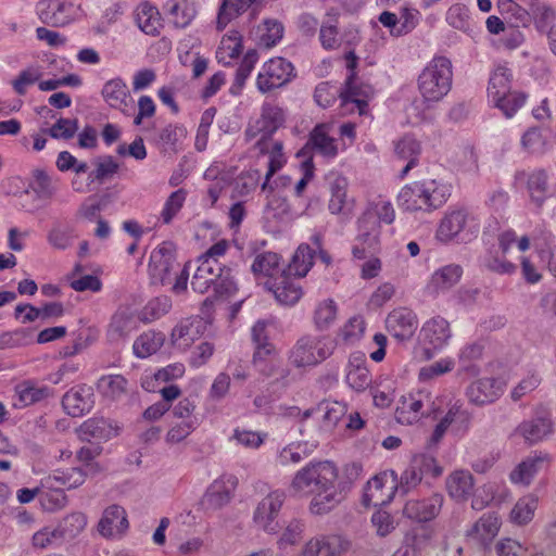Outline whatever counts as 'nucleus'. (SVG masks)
<instances>
[{
	"mask_svg": "<svg viewBox=\"0 0 556 556\" xmlns=\"http://www.w3.org/2000/svg\"><path fill=\"white\" fill-rule=\"evenodd\" d=\"M40 504L46 510H56L65 506L66 496L60 489H54L52 479H46L40 486Z\"/></svg>",
	"mask_w": 556,
	"mask_h": 556,
	"instance_id": "obj_50",
	"label": "nucleus"
},
{
	"mask_svg": "<svg viewBox=\"0 0 556 556\" xmlns=\"http://www.w3.org/2000/svg\"><path fill=\"white\" fill-rule=\"evenodd\" d=\"M553 431V422L547 417H539L521 422L515 433L533 444L548 437Z\"/></svg>",
	"mask_w": 556,
	"mask_h": 556,
	"instance_id": "obj_34",
	"label": "nucleus"
},
{
	"mask_svg": "<svg viewBox=\"0 0 556 556\" xmlns=\"http://www.w3.org/2000/svg\"><path fill=\"white\" fill-rule=\"evenodd\" d=\"M397 490V479L393 471L381 472L371 478L364 491L363 501L366 506L388 504Z\"/></svg>",
	"mask_w": 556,
	"mask_h": 556,
	"instance_id": "obj_11",
	"label": "nucleus"
},
{
	"mask_svg": "<svg viewBox=\"0 0 556 556\" xmlns=\"http://www.w3.org/2000/svg\"><path fill=\"white\" fill-rule=\"evenodd\" d=\"M345 381L356 392H363L370 386V372L364 359L359 357L350 359Z\"/></svg>",
	"mask_w": 556,
	"mask_h": 556,
	"instance_id": "obj_36",
	"label": "nucleus"
},
{
	"mask_svg": "<svg viewBox=\"0 0 556 556\" xmlns=\"http://www.w3.org/2000/svg\"><path fill=\"white\" fill-rule=\"evenodd\" d=\"M395 151L399 157L407 161L403 168V174H406L408 169L416 163V156L419 152V144L415 139L405 137L397 142Z\"/></svg>",
	"mask_w": 556,
	"mask_h": 556,
	"instance_id": "obj_57",
	"label": "nucleus"
},
{
	"mask_svg": "<svg viewBox=\"0 0 556 556\" xmlns=\"http://www.w3.org/2000/svg\"><path fill=\"white\" fill-rule=\"evenodd\" d=\"M346 481L344 468L341 470L333 462L312 463L299 470L292 479L291 491L296 495H308L318 489L337 486Z\"/></svg>",
	"mask_w": 556,
	"mask_h": 556,
	"instance_id": "obj_2",
	"label": "nucleus"
},
{
	"mask_svg": "<svg viewBox=\"0 0 556 556\" xmlns=\"http://www.w3.org/2000/svg\"><path fill=\"white\" fill-rule=\"evenodd\" d=\"M518 180L527 185L531 197L538 201L542 199L546 191V178L542 172L521 173L518 175Z\"/></svg>",
	"mask_w": 556,
	"mask_h": 556,
	"instance_id": "obj_56",
	"label": "nucleus"
},
{
	"mask_svg": "<svg viewBox=\"0 0 556 556\" xmlns=\"http://www.w3.org/2000/svg\"><path fill=\"white\" fill-rule=\"evenodd\" d=\"M395 381L389 377H379L371 386L372 404L379 409L389 408L395 397Z\"/></svg>",
	"mask_w": 556,
	"mask_h": 556,
	"instance_id": "obj_40",
	"label": "nucleus"
},
{
	"mask_svg": "<svg viewBox=\"0 0 556 556\" xmlns=\"http://www.w3.org/2000/svg\"><path fill=\"white\" fill-rule=\"evenodd\" d=\"M149 271L155 283L170 285L172 291L180 294L187 290V266L179 268L175 257V247L162 243L150 257Z\"/></svg>",
	"mask_w": 556,
	"mask_h": 556,
	"instance_id": "obj_1",
	"label": "nucleus"
},
{
	"mask_svg": "<svg viewBox=\"0 0 556 556\" xmlns=\"http://www.w3.org/2000/svg\"><path fill=\"white\" fill-rule=\"evenodd\" d=\"M332 124L321 123L309 132L306 147L315 150L325 157L333 159L339 153L337 140L330 136Z\"/></svg>",
	"mask_w": 556,
	"mask_h": 556,
	"instance_id": "obj_25",
	"label": "nucleus"
},
{
	"mask_svg": "<svg viewBox=\"0 0 556 556\" xmlns=\"http://www.w3.org/2000/svg\"><path fill=\"white\" fill-rule=\"evenodd\" d=\"M333 341L325 336L301 338L291 351V362L296 367H311L327 359L333 352Z\"/></svg>",
	"mask_w": 556,
	"mask_h": 556,
	"instance_id": "obj_6",
	"label": "nucleus"
},
{
	"mask_svg": "<svg viewBox=\"0 0 556 556\" xmlns=\"http://www.w3.org/2000/svg\"><path fill=\"white\" fill-rule=\"evenodd\" d=\"M533 247L540 260L546 264L551 274L556 277V247L554 236L549 231H540L532 237Z\"/></svg>",
	"mask_w": 556,
	"mask_h": 556,
	"instance_id": "obj_35",
	"label": "nucleus"
},
{
	"mask_svg": "<svg viewBox=\"0 0 556 556\" xmlns=\"http://www.w3.org/2000/svg\"><path fill=\"white\" fill-rule=\"evenodd\" d=\"M92 388L89 386H77L71 389L63 396V407L66 413L74 417H79L88 413L93 404Z\"/></svg>",
	"mask_w": 556,
	"mask_h": 556,
	"instance_id": "obj_26",
	"label": "nucleus"
},
{
	"mask_svg": "<svg viewBox=\"0 0 556 556\" xmlns=\"http://www.w3.org/2000/svg\"><path fill=\"white\" fill-rule=\"evenodd\" d=\"M113 434L110 424L102 418H91L80 427V435L86 439H108Z\"/></svg>",
	"mask_w": 556,
	"mask_h": 556,
	"instance_id": "obj_53",
	"label": "nucleus"
},
{
	"mask_svg": "<svg viewBox=\"0 0 556 556\" xmlns=\"http://www.w3.org/2000/svg\"><path fill=\"white\" fill-rule=\"evenodd\" d=\"M364 212L371 216L374 215V218L382 225L392 224L395 217L391 202L383 198H378L368 202Z\"/></svg>",
	"mask_w": 556,
	"mask_h": 556,
	"instance_id": "obj_54",
	"label": "nucleus"
},
{
	"mask_svg": "<svg viewBox=\"0 0 556 556\" xmlns=\"http://www.w3.org/2000/svg\"><path fill=\"white\" fill-rule=\"evenodd\" d=\"M294 77L292 63L285 58L274 56L262 64L256 85L261 92H267L287 85Z\"/></svg>",
	"mask_w": 556,
	"mask_h": 556,
	"instance_id": "obj_8",
	"label": "nucleus"
},
{
	"mask_svg": "<svg viewBox=\"0 0 556 556\" xmlns=\"http://www.w3.org/2000/svg\"><path fill=\"white\" fill-rule=\"evenodd\" d=\"M372 96L368 85H359L356 78L348 77L344 91L341 93L342 106L349 113L357 111L361 115L366 112L367 103Z\"/></svg>",
	"mask_w": 556,
	"mask_h": 556,
	"instance_id": "obj_22",
	"label": "nucleus"
},
{
	"mask_svg": "<svg viewBox=\"0 0 556 556\" xmlns=\"http://www.w3.org/2000/svg\"><path fill=\"white\" fill-rule=\"evenodd\" d=\"M382 226L381 223L374 218V215L371 216L363 212L357 220V239L362 244L376 245L379 241Z\"/></svg>",
	"mask_w": 556,
	"mask_h": 556,
	"instance_id": "obj_42",
	"label": "nucleus"
},
{
	"mask_svg": "<svg viewBox=\"0 0 556 556\" xmlns=\"http://www.w3.org/2000/svg\"><path fill=\"white\" fill-rule=\"evenodd\" d=\"M476 479L467 469H455L445 479L447 495L457 503L467 502L473 494Z\"/></svg>",
	"mask_w": 556,
	"mask_h": 556,
	"instance_id": "obj_19",
	"label": "nucleus"
},
{
	"mask_svg": "<svg viewBox=\"0 0 556 556\" xmlns=\"http://www.w3.org/2000/svg\"><path fill=\"white\" fill-rule=\"evenodd\" d=\"M256 148L262 154L268 156L267 178L281 169L286 164L287 159L283 153V146L280 141L273 140L268 136H261L256 141Z\"/></svg>",
	"mask_w": 556,
	"mask_h": 556,
	"instance_id": "obj_32",
	"label": "nucleus"
},
{
	"mask_svg": "<svg viewBox=\"0 0 556 556\" xmlns=\"http://www.w3.org/2000/svg\"><path fill=\"white\" fill-rule=\"evenodd\" d=\"M185 374V366L181 363L170 364L142 380V387L148 391H154L160 383H166L181 378Z\"/></svg>",
	"mask_w": 556,
	"mask_h": 556,
	"instance_id": "obj_43",
	"label": "nucleus"
},
{
	"mask_svg": "<svg viewBox=\"0 0 556 556\" xmlns=\"http://www.w3.org/2000/svg\"><path fill=\"white\" fill-rule=\"evenodd\" d=\"M266 0H223L216 17V28L223 30L233 20L247 12L253 4H262Z\"/></svg>",
	"mask_w": 556,
	"mask_h": 556,
	"instance_id": "obj_31",
	"label": "nucleus"
},
{
	"mask_svg": "<svg viewBox=\"0 0 556 556\" xmlns=\"http://www.w3.org/2000/svg\"><path fill=\"white\" fill-rule=\"evenodd\" d=\"M511 71L504 64H497L490 75L488 86L489 100L507 116H511L526 101V97H515L514 104L504 102L505 94L511 90Z\"/></svg>",
	"mask_w": 556,
	"mask_h": 556,
	"instance_id": "obj_7",
	"label": "nucleus"
},
{
	"mask_svg": "<svg viewBox=\"0 0 556 556\" xmlns=\"http://www.w3.org/2000/svg\"><path fill=\"white\" fill-rule=\"evenodd\" d=\"M538 506L539 497L533 493H527L513 506L509 520L517 526L528 525L533 519Z\"/></svg>",
	"mask_w": 556,
	"mask_h": 556,
	"instance_id": "obj_37",
	"label": "nucleus"
},
{
	"mask_svg": "<svg viewBox=\"0 0 556 556\" xmlns=\"http://www.w3.org/2000/svg\"><path fill=\"white\" fill-rule=\"evenodd\" d=\"M313 260L312 249L306 244L300 245L289 264L290 274L304 277L313 266Z\"/></svg>",
	"mask_w": 556,
	"mask_h": 556,
	"instance_id": "obj_52",
	"label": "nucleus"
},
{
	"mask_svg": "<svg viewBox=\"0 0 556 556\" xmlns=\"http://www.w3.org/2000/svg\"><path fill=\"white\" fill-rule=\"evenodd\" d=\"M101 450L99 447L85 446L77 453L78 460L85 466L86 473L96 475L104 469V467L97 462Z\"/></svg>",
	"mask_w": 556,
	"mask_h": 556,
	"instance_id": "obj_61",
	"label": "nucleus"
},
{
	"mask_svg": "<svg viewBox=\"0 0 556 556\" xmlns=\"http://www.w3.org/2000/svg\"><path fill=\"white\" fill-rule=\"evenodd\" d=\"M276 300L282 305H293L302 296V288L290 281L287 277H281L280 283L269 286Z\"/></svg>",
	"mask_w": 556,
	"mask_h": 556,
	"instance_id": "obj_49",
	"label": "nucleus"
},
{
	"mask_svg": "<svg viewBox=\"0 0 556 556\" xmlns=\"http://www.w3.org/2000/svg\"><path fill=\"white\" fill-rule=\"evenodd\" d=\"M362 468L352 464L344 467L346 481H340L337 486L318 489L308 494L312 495L309 510L314 515H324L336 508L344 498L352 483L358 479Z\"/></svg>",
	"mask_w": 556,
	"mask_h": 556,
	"instance_id": "obj_5",
	"label": "nucleus"
},
{
	"mask_svg": "<svg viewBox=\"0 0 556 556\" xmlns=\"http://www.w3.org/2000/svg\"><path fill=\"white\" fill-rule=\"evenodd\" d=\"M210 331V323L201 316L185 318L176 324L170 333L172 343L179 349H189Z\"/></svg>",
	"mask_w": 556,
	"mask_h": 556,
	"instance_id": "obj_13",
	"label": "nucleus"
},
{
	"mask_svg": "<svg viewBox=\"0 0 556 556\" xmlns=\"http://www.w3.org/2000/svg\"><path fill=\"white\" fill-rule=\"evenodd\" d=\"M496 485L492 483H485L481 488L473 491L471 495V507L476 510H482L491 505L496 500Z\"/></svg>",
	"mask_w": 556,
	"mask_h": 556,
	"instance_id": "obj_63",
	"label": "nucleus"
},
{
	"mask_svg": "<svg viewBox=\"0 0 556 556\" xmlns=\"http://www.w3.org/2000/svg\"><path fill=\"white\" fill-rule=\"evenodd\" d=\"M386 324L390 334L399 342L413 338L418 328L416 314L407 308L393 309L388 315Z\"/></svg>",
	"mask_w": 556,
	"mask_h": 556,
	"instance_id": "obj_16",
	"label": "nucleus"
},
{
	"mask_svg": "<svg viewBox=\"0 0 556 556\" xmlns=\"http://www.w3.org/2000/svg\"><path fill=\"white\" fill-rule=\"evenodd\" d=\"M97 389L105 399L116 400L125 394L127 381L122 375H106L98 380Z\"/></svg>",
	"mask_w": 556,
	"mask_h": 556,
	"instance_id": "obj_47",
	"label": "nucleus"
},
{
	"mask_svg": "<svg viewBox=\"0 0 556 556\" xmlns=\"http://www.w3.org/2000/svg\"><path fill=\"white\" fill-rule=\"evenodd\" d=\"M36 10L42 23L54 27L66 26L81 16L79 7L60 0H41Z\"/></svg>",
	"mask_w": 556,
	"mask_h": 556,
	"instance_id": "obj_10",
	"label": "nucleus"
},
{
	"mask_svg": "<svg viewBox=\"0 0 556 556\" xmlns=\"http://www.w3.org/2000/svg\"><path fill=\"white\" fill-rule=\"evenodd\" d=\"M479 230L476 216L463 207L448 210L439 223L437 239L441 242L466 240L473 237Z\"/></svg>",
	"mask_w": 556,
	"mask_h": 556,
	"instance_id": "obj_4",
	"label": "nucleus"
},
{
	"mask_svg": "<svg viewBox=\"0 0 556 556\" xmlns=\"http://www.w3.org/2000/svg\"><path fill=\"white\" fill-rule=\"evenodd\" d=\"M251 270L256 280L269 288L271 280L283 277V266L281 258L274 252H264L254 258Z\"/></svg>",
	"mask_w": 556,
	"mask_h": 556,
	"instance_id": "obj_21",
	"label": "nucleus"
},
{
	"mask_svg": "<svg viewBox=\"0 0 556 556\" xmlns=\"http://www.w3.org/2000/svg\"><path fill=\"white\" fill-rule=\"evenodd\" d=\"M501 526V518L496 514H484L468 530L467 539L483 549H490Z\"/></svg>",
	"mask_w": 556,
	"mask_h": 556,
	"instance_id": "obj_15",
	"label": "nucleus"
},
{
	"mask_svg": "<svg viewBox=\"0 0 556 556\" xmlns=\"http://www.w3.org/2000/svg\"><path fill=\"white\" fill-rule=\"evenodd\" d=\"M102 97L111 108L123 113H128L132 108V98L121 78L106 81L102 88Z\"/></svg>",
	"mask_w": 556,
	"mask_h": 556,
	"instance_id": "obj_28",
	"label": "nucleus"
},
{
	"mask_svg": "<svg viewBox=\"0 0 556 556\" xmlns=\"http://www.w3.org/2000/svg\"><path fill=\"white\" fill-rule=\"evenodd\" d=\"M253 365L261 374L266 376L271 375L279 367V359L271 344L256 346Z\"/></svg>",
	"mask_w": 556,
	"mask_h": 556,
	"instance_id": "obj_45",
	"label": "nucleus"
},
{
	"mask_svg": "<svg viewBox=\"0 0 556 556\" xmlns=\"http://www.w3.org/2000/svg\"><path fill=\"white\" fill-rule=\"evenodd\" d=\"M285 123L283 110L279 106L267 104L263 108L261 118L257 122L262 136H268L275 132Z\"/></svg>",
	"mask_w": 556,
	"mask_h": 556,
	"instance_id": "obj_48",
	"label": "nucleus"
},
{
	"mask_svg": "<svg viewBox=\"0 0 556 556\" xmlns=\"http://www.w3.org/2000/svg\"><path fill=\"white\" fill-rule=\"evenodd\" d=\"M424 397L422 392L409 393L401 396L395 409V418L402 425H413L422 417Z\"/></svg>",
	"mask_w": 556,
	"mask_h": 556,
	"instance_id": "obj_29",
	"label": "nucleus"
},
{
	"mask_svg": "<svg viewBox=\"0 0 556 556\" xmlns=\"http://www.w3.org/2000/svg\"><path fill=\"white\" fill-rule=\"evenodd\" d=\"M198 13L194 0H170L168 14L175 27L185 28L195 18Z\"/></svg>",
	"mask_w": 556,
	"mask_h": 556,
	"instance_id": "obj_38",
	"label": "nucleus"
},
{
	"mask_svg": "<svg viewBox=\"0 0 556 556\" xmlns=\"http://www.w3.org/2000/svg\"><path fill=\"white\" fill-rule=\"evenodd\" d=\"M452 63L444 56L433 58L418 76V91L425 102H438L451 90Z\"/></svg>",
	"mask_w": 556,
	"mask_h": 556,
	"instance_id": "obj_3",
	"label": "nucleus"
},
{
	"mask_svg": "<svg viewBox=\"0 0 556 556\" xmlns=\"http://www.w3.org/2000/svg\"><path fill=\"white\" fill-rule=\"evenodd\" d=\"M399 204L406 211H428L421 198L418 182L402 188L399 194Z\"/></svg>",
	"mask_w": 556,
	"mask_h": 556,
	"instance_id": "obj_51",
	"label": "nucleus"
},
{
	"mask_svg": "<svg viewBox=\"0 0 556 556\" xmlns=\"http://www.w3.org/2000/svg\"><path fill=\"white\" fill-rule=\"evenodd\" d=\"M507 378L504 374L497 377H483L471 383L468 389L470 402L485 405L495 402L504 392Z\"/></svg>",
	"mask_w": 556,
	"mask_h": 556,
	"instance_id": "obj_14",
	"label": "nucleus"
},
{
	"mask_svg": "<svg viewBox=\"0 0 556 556\" xmlns=\"http://www.w3.org/2000/svg\"><path fill=\"white\" fill-rule=\"evenodd\" d=\"M129 527L126 510L119 505H111L104 509L98 529L105 538H118Z\"/></svg>",
	"mask_w": 556,
	"mask_h": 556,
	"instance_id": "obj_24",
	"label": "nucleus"
},
{
	"mask_svg": "<svg viewBox=\"0 0 556 556\" xmlns=\"http://www.w3.org/2000/svg\"><path fill=\"white\" fill-rule=\"evenodd\" d=\"M34 185L33 190L40 199H51L56 192V188L52 182V179L42 169H36L33 174Z\"/></svg>",
	"mask_w": 556,
	"mask_h": 556,
	"instance_id": "obj_60",
	"label": "nucleus"
},
{
	"mask_svg": "<svg viewBox=\"0 0 556 556\" xmlns=\"http://www.w3.org/2000/svg\"><path fill=\"white\" fill-rule=\"evenodd\" d=\"M443 504L442 495L435 493L424 498H410L403 508V514L410 520L427 522L434 519Z\"/></svg>",
	"mask_w": 556,
	"mask_h": 556,
	"instance_id": "obj_17",
	"label": "nucleus"
},
{
	"mask_svg": "<svg viewBox=\"0 0 556 556\" xmlns=\"http://www.w3.org/2000/svg\"><path fill=\"white\" fill-rule=\"evenodd\" d=\"M164 336L155 331H147L134 342V353L139 358H147L155 354L164 344Z\"/></svg>",
	"mask_w": 556,
	"mask_h": 556,
	"instance_id": "obj_44",
	"label": "nucleus"
},
{
	"mask_svg": "<svg viewBox=\"0 0 556 556\" xmlns=\"http://www.w3.org/2000/svg\"><path fill=\"white\" fill-rule=\"evenodd\" d=\"M197 268L192 275L191 287L195 292L205 293L211 288L222 289L224 288V280H222V268L218 262H211L205 258L197 260ZM237 289L236 283L232 280H225V291L232 292Z\"/></svg>",
	"mask_w": 556,
	"mask_h": 556,
	"instance_id": "obj_9",
	"label": "nucleus"
},
{
	"mask_svg": "<svg viewBox=\"0 0 556 556\" xmlns=\"http://www.w3.org/2000/svg\"><path fill=\"white\" fill-rule=\"evenodd\" d=\"M137 326L136 318L128 312H117L111 321L110 332L116 337L129 334Z\"/></svg>",
	"mask_w": 556,
	"mask_h": 556,
	"instance_id": "obj_58",
	"label": "nucleus"
},
{
	"mask_svg": "<svg viewBox=\"0 0 556 556\" xmlns=\"http://www.w3.org/2000/svg\"><path fill=\"white\" fill-rule=\"evenodd\" d=\"M348 182L345 178H337L331 185L329 211L332 214L349 216L353 211V201L348 200Z\"/></svg>",
	"mask_w": 556,
	"mask_h": 556,
	"instance_id": "obj_39",
	"label": "nucleus"
},
{
	"mask_svg": "<svg viewBox=\"0 0 556 556\" xmlns=\"http://www.w3.org/2000/svg\"><path fill=\"white\" fill-rule=\"evenodd\" d=\"M285 27L277 18H265L256 28L260 45L271 48L283 37Z\"/></svg>",
	"mask_w": 556,
	"mask_h": 556,
	"instance_id": "obj_41",
	"label": "nucleus"
},
{
	"mask_svg": "<svg viewBox=\"0 0 556 556\" xmlns=\"http://www.w3.org/2000/svg\"><path fill=\"white\" fill-rule=\"evenodd\" d=\"M238 480L231 473L216 478L204 494V503L210 508H220L228 504L237 489Z\"/></svg>",
	"mask_w": 556,
	"mask_h": 556,
	"instance_id": "obj_18",
	"label": "nucleus"
},
{
	"mask_svg": "<svg viewBox=\"0 0 556 556\" xmlns=\"http://www.w3.org/2000/svg\"><path fill=\"white\" fill-rule=\"evenodd\" d=\"M547 466V455L534 454L520 462L509 473V479L514 484L529 486L534 477Z\"/></svg>",
	"mask_w": 556,
	"mask_h": 556,
	"instance_id": "obj_23",
	"label": "nucleus"
},
{
	"mask_svg": "<svg viewBox=\"0 0 556 556\" xmlns=\"http://www.w3.org/2000/svg\"><path fill=\"white\" fill-rule=\"evenodd\" d=\"M428 211L442 206L451 195V188L441 179L426 178L417 181Z\"/></svg>",
	"mask_w": 556,
	"mask_h": 556,
	"instance_id": "obj_27",
	"label": "nucleus"
},
{
	"mask_svg": "<svg viewBox=\"0 0 556 556\" xmlns=\"http://www.w3.org/2000/svg\"><path fill=\"white\" fill-rule=\"evenodd\" d=\"M451 336L450 324L444 318L434 317L427 320L422 325L418 337L427 358H431L435 351L442 349Z\"/></svg>",
	"mask_w": 556,
	"mask_h": 556,
	"instance_id": "obj_12",
	"label": "nucleus"
},
{
	"mask_svg": "<svg viewBox=\"0 0 556 556\" xmlns=\"http://www.w3.org/2000/svg\"><path fill=\"white\" fill-rule=\"evenodd\" d=\"M265 437L266 435L264 433L257 431L237 428L233 431L232 440L238 445L253 450L260 447L264 443Z\"/></svg>",
	"mask_w": 556,
	"mask_h": 556,
	"instance_id": "obj_64",
	"label": "nucleus"
},
{
	"mask_svg": "<svg viewBox=\"0 0 556 556\" xmlns=\"http://www.w3.org/2000/svg\"><path fill=\"white\" fill-rule=\"evenodd\" d=\"M460 275L459 266H445L432 275L430 285L437 291L444 290L454 286L459 280Z\"/></svg>",
	"mask_w": 556,
	"mask_h": 556,
	"instance_id": "obj_55",
	"label": "nucleus"
},
{
	"mask_svg": "<svg viewBox=\"0 0 556 556\" xmlns=\"http://www.w3.org/2000/svg\"><path fill=\"white\" fill-rule=\"evenodd\" d=\"M337 317V305L332 300L321 301L314 311V323L318 328H327Z\"/></svg>",
	"mask_w": 556,
	"mask_h": 556,
	"instance_id": "obj_59",
	"label": "nucleus"
},
{
	"mask_svg": "<svg viewBox=\"0 0 556 556\" xmlns=\"http://www.w3.org/2000/svg\"><path fill=\"white\" fill-rule=\"evenodd\" d=\"M135 20L138 27L150 36H157L164 26L157 8L149 2H143L137 7Z\"/></svg>",
	"mask_w": 556,
	"mask_h": 556,
	"instance_id": "obj_30",
	"label": "nucleus"
},
{
	"mask_svg": "<svg viewBox=\"0 0 556 556\" xmlns=\"http://www.w3.org/2000/svg\"><path fill=\"white\" fill-rule=\"evenodd\" d=\"M514 244L519 251L526 252L530 248V238L528 236L517 237L513 230H506L498 236V247L504 255Z\"/></svg>",
	"mask_w": 556,
	"mask_h": 556,
	"instance_id": "obj_62",
	"label": "nucleus"
},
{
	"mask_svg": "<svg viewBox=\"0 0 556 556\" xmlns=\"http://www.w3.org/2000/svg\"><path fill=\"white\" fill-rule=\"evenodd\" d=\"M429 533L425 529H414L406 533L403 545L392 556H418L419 551L429 541Z\"/></svg>",
	"mask_w": 556,
	"mask_h": 556,
	"instance_id": "obj_46",
	"label": "nucleus"
},
{
	"mask_svg": "<svg viewBox=\"0 0 556 556\" xmlns=\"http://www.w3.org/2000/svg\"><path fill=\"white\" fill-rule=\"evenodd\" d=\"M282 506V495L279 492H271L257 505L254 514V522L257 527L275 532L278 528V516Z\"/></svg>",
	"mask_w": 556,
	"mask_h": 556,
	"instance_id": "obj_20",
	"label": "nucleus"
},
{
	"mask_svg": "<svg viewBox=\"0 0 556 556\" xmlns=\"http://www.w3.org/2000/svg\"><path fill=\"white\" fill-rule=\"evenodd\" d=\"M243 51V37L238 30H229L222 37L216 50V59L225 65L232 64Z\"/></svg>",
	"mask_w": 556,
	"mask_h": 556,
	"instance_id": "obj_33",
	"label": "nucleus"
}]
</instances>
